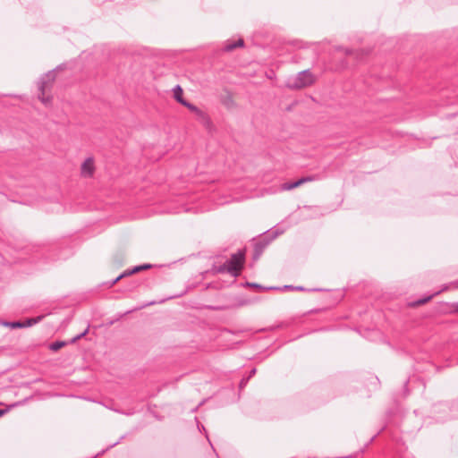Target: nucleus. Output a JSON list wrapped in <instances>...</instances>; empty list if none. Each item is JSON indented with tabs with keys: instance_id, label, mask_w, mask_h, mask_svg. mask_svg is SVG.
Returning a JSON list of instances; mask_svg holds the SVG:
<instances>
[{
	"instance_id": "nucleus-1",
	"label": "nucleus",
	"mask_w": 458,
	"mask_h": 458,
	"mask_svg": "<svg viewBox=\"0 0 458 458\" xmlns=\"http://www.w3.org/2000/svg\"><path fill=\"white\" fill-rule=\"evenodd\" d=\"M435 419L437 421H445L448 419L458 418V401L449 403H439L434 406Z\"/></svg>"
},
{
	"instance_id": "nucleus-2",
	"label": "nucleus",
	"mask_w": 458,
	"mask_h": 458,
	"mask_svg": "<svg viewBox=\"0 0 458 458\" xmlns=\"http://www.w3.org/2000/svg\"><path fill=\"white\" fill-rule=\"evenodd\" d=\"M315 77L310 70L298 72L295 76L288 78L286 87L291 89H300L312 85Z\"/></svg>"
},
{
	"instance_id": "nucleus-3",
	"label": "nucleus",
	"mask_w": 458,
	"mask_h": 458,
	"mask_svg": "<svg viewBox=\"0 0 458 458\" xmlns=\"http://www.w3.org/2000/svg\"><path fill=\"white\" fill-rule=\"evenodd\" d=\"M245 261V251L239 250L232 254L231 259L226 261L229 267V274L234 277L238 276L243 267Z\"/></svg>"
},
{
	"instance_id": "nucleus-4",
	"label": "nucleus",
	"mask_w": 458,
	"mask_h": 458,
	"mask_svg": "<svg viewBox=\"0 0 458 458\" xmlns=\"http://www.w3.org/2000/svg\"><path fill=\"white\" fill-rule=\"evenodd\" d=\"M281 233H283V231H268L267 235L262 240L255 243L252 257L253 260L257 261L262 255L267 246Z\"/></svg>"
},
{
	"instance_id": "nucleus-5",
	"label": "nucleus",
	"mask_w": 458,
	"mask_h": 458,
	"mask_svg": "<svg viewBox=\"0 0 458 458\" xmlns=\"http://www.w3.org/2000/svg\"><path fill=\"white\" fill-rule=\"evenodd\" d=\"M55 79V71H50L40 78L38 82V90L40 92L38 98L45 104L47 105L50 102L49 97H45L47 90L51 86L52 82Z\"/></svg>"
},
{
	"instance_id": "nucleus-6",
	"label": "nucleus",
	"mask_w": 458,
	"mask_h": 458,
	"mask_svg": "<svg viewBox=\"0 0 458 458\" xmlns=\"http://www.w3.org/2000/svg\"><path fill=\"white\" fill-rule=\"evenodd\" d=\"M314 180H316L315 176H305V177L300 178L299 180H297L293 182H284L282 184L281 188L284 191H291L297 187H300L301 185H302L306 182H312Z\"/></svg>"
},
{
	"instance_id": "nucleus-7",
	"label": "nucleus",
	"mask_w": 458,
	"mask_h": 458,
	"mask_svg": "<svg viewBox=\"0 0 458 458\" xmlns=\"http://www.w3.org/2000/svg\"><path fill=\"white\" fill-rule=\"evenodd\" d=\"M94 171V162L92 158H87L81 165V174L85 177L92 175Z\"/></svg>"
},
{
	"instance_id": "nucleus-8",
	"label": "nucleus",
	"mask_w": 458,
	"mask_h": 458,
	"mask_svg": "<svg viewBox=\"0 0 458 458\" xmlns=\"http://www.w3.org/2000/svg\"><path fill=\"white\" fill-rule=\"evenodd\" d=\"M243 45H244V41L242 38H239L237 40H233V41L228 40L224 47V50L225 52H231L237 47H243Z\"/></svg>"
},
{
	"instance_id": "nucleus-9",
	"label": "nucleus",
	"mask_w": 458,
	"mask_h": 458,
	"mask_svg": "<svg viewBox=\"0 0 458 458\" xmlns=\"http://www.w3.org/2000/svg\"><path fill=\"white\" fill-rule=\"evenodd\" d=\"M182 106L188 107L191 112H193L200 119H202V120L206 119V114L196 106L189 103L188 101H185V103H183Z\"/></svg>"
},
{
	"instance_id": "nucleus-10",
	"label": "nucleus",
	"mask_w": 458,
	"mask_h": 458,
	"mask_svg": "<svg viewBox=\"0 0 458 458\" xmlns=\"http://www.w3.org/2000/svg\"><path fill=\"white\" fill-rule=\"evenodd\" d=\"M174 98L182 105L185 103L186 100L182 98V89L180 85H176L174 88Z\"/></svg>"
},
{
	"instance_id": "nucleus-11",
	"label": "nucleus",
	"mask_w": 458,
	"mask_h": 458,
	"mask_svg": "<svg viewBox=\"0 0 458 458\" xmlns=\"http://www.w3.org/2000/svg\"><path fill=\"white\" fill-rule=\"evenodd\" d=\"M44 316H38L36 318H27L23 323V327H29L37 323L40 322L43 319Z\"/></svg>"
},
{
	"instance_id": "nucleus-12",
	"label": "nucleus",
	"mask_w": 458,
	"mask_h": 458,
	"mask_svg": "<svg viewBox=\"0 0 458 458\" xmlns=\"http://www.w3.org/2000/svg\"><path fill=\"white\" fill-rule=\"evenodd\" d=\"M3 325L13 329L23 328V323L21 321H5L3 322Z\"/></svg>"
},
{
	"instance_id": "nucleus-13",
	"label": "nucleus",
	"mask_w": 458,
	"mask_h": 458,
	"mask_svg": "<svg viewBox=\"0 0 458 458\" xmlns=\"http://www.w3.org/2000/svg\"><path fill=\"white\" fill-rule=\"evenodd\" d=\"M246 285L247 286H250V287H254V288H257L259 290H280L281 288L280 287H264L259 284H256V283H249L247 282L246 283Z\"/></svg>"
},
{
	"instance_id": "nucleus-14",
	"label": "nucleus",
	"mask_w": 458,
	"mask_h": 458,
	"mask_svg": "<svg viewBox=\"0 0 458 458\" xmlns=\"http://www.w3.org/2000/svg\"><path fill=\"white\" fill-rule=\"evenodd\" d=\"M438 293H439V292H437V293H435L434 294H431V295H429V296H428V297H426V298L419 299V300H417V301L413 303V305H415V306H419V305L425 304L426 302H428V301H430V300L433 298V296H435V295H437V294H438Z\"/></svg>"
},
{
	"instance_id": "nucleus-15",
	"label": "nucleus",
	"mask_w": 458,
	"mask_h": 458,
	"mask_svg": "<svg viewBox=\"0 0 458 458\" xmlns=\"http://www.w3.org/2000/svg\"><path fill=\"white\" fill-rule=\"evenodd\" d=\"M135 272H131V270H126L124 271L123 274H121L120 276H118L115 279L113 280L111 285H114L119 280H121L123 277L124 276H131L132 274H134Z\"/></svg>"
},
{
	"instance_id": "nucleus-16",
	"label": "nucleus",
	"mask_w": 458,
	"mask_h": 458,
	"mask_svg": "<svg viewBox=\"0 0 458 458\" xmlns=\"http://www.w3.org/2000/svg\"><path fill=\"white\" fill-rule=\"evenodd\" d=\"M152 266L150 264H144V265H141V266H137V267H134L132 269H131V272H139V271H141V270H145V269H148V268H150Z\"/></svg>"
},
{
	"instance_id": "nucleus-17",
	"label": "nucleus",
	"mask_w": 458,
	"mask_h": 458,
	"mask_svg": "<svg viewBox=\"0 0 458 458\" xmlns=\"http://www.w3.org/2000/svg\"><path fill=\"white\" fill-rule=\"evenodd\" d=\"M217 272L218 273H225V272L229 273V267H228L227 263L225 262L223 265L219 266L217 267Z\"/></svg>"
},
{
	"instance_id": "nucleus-18",
	"label": "nucleus",
	"mask_w": 458,
	"mask_h": 458,
	"mask_svg": "<svg viewBox=\"0 0 458 458\" xmlns=\"http://www.w3.org/2000/svg\"><path fill=\"white\" fill-rule=\"evenodd\" d=\"M64 345V342H55L51 344V350L53 351H57L59 350L61 347H63Z\"/></svg>"
},
{
	"instance_id": "nucleus-19",
	"label": "nucleus",
	"mask_w": 458,
	"mask_h": 458,
	"mask_svg": "<svg viewBox=\"0 0 458 458\" xmlns=\"http://www.w3.org/2000/svg\"><path fill=\"white\" fill-rule=\"evenodd\" d=\"M249 380H250L249 377H243L239 384L240 389H243L246 386V385L248 384Z\"/></svg>"
},
{
	"instance_id": "nucleus-20",
	"label": "nucleus",
	"mask_w": 458,
	"mask_h": 458,
	"mask_svg": "<svg viewBox=\"0 0 458 458\" xmlns=\"http://www.w3.org/2000/svg\"><path fill=\"white\" fill-rule=\"evenodd\" d=\"M88 331H89V330H88V328H87V329H86V330H84L82 333H81L80 335H76L75 337H73L72 342L74 343V342L78 341L79 339L82 338L83 336H85V335H86V334L88 333Z\"/></svg>"
},
{
	"instance_id": "nucleus-21",
	"label": "nucleus",
	"mask_w": 458,
	"mask_h": 458,
	"mask_svg": "<svg viewBox=\"0 0 458 458\" xmlns=\"http://www.w3.org/2000/svg\"><path fill=\"white\" fill-rule=\"evenodd\" d=\"M344 53H345L346 55H355L357 57H359V55H360L359 52H354L352 49H348V48H346L344 50Z\"/></svg>"
},
{
	"instance_id": "nucleus-22",
	"label": "nucleus",
	"mask_w": 458,
	"mask_h": 458,
	"mask_svg": "<svg viewBox=\"0 0 458 458\" xmlns=\"http://www.w3.org/2000/svg\"><path fill=\"white\" fill-rule=\"evenodd\" d=\"M256 372H257V369H256L255 368H254V369H252L250 371V374H249V376H248L247 377H249V379H250V377H252L256 374Z\"/></svg>"
},
{
	"instance_id": "nucleus-23",
	"label": "nucleus",
	"mask_w": 458,
	"mask_h": 458,
	"mask_svg": "<svg viewBox=\"0 0 458 458\" xmlns=\"http://www.w3.org/2000/svg\"><path fill=\"white\" fill-rule=\"evenodd\" d=\"M152 304H154V302H149V303L144 304V305H142V306H140L139 308L134 309V310L143 309V308H145L147 306H149V305H152Z\"/></svg>"
},
{
	"instance_id": "nucleus-24",
	"label": "nucleus",
	"mask_w": 458,
	"mask_h": 458,
	"mask_svg": "<svg viewBox=\"0 0 458 458\" xmlns=\"http://www.w3.org/2000/svg\"><path fill=\"white\" fill-rule=\"evenodd\" d=\"M454 311H458V302H455L452 305Z\"/></svg>"
},
{
	"instance_id": "nucleus-25",
	"label": "nucleus",
	"mask_w": 458,
	"mask_h": 458,
	"mask_svg": "<svg viewBox=\"0 0 458 458\" xmlns=\"http://www.w3.org/2000/svg\"><path fill=\"white\" fill-rule=\"evenodd\" d=\"M294 290H296V291H305V288L302 287V286H296V287H294Z\"/></svg>"
},
{
	"instance_id": "nucleus-26",
	"label": "nucleus",
	"mask_w": 458,
	"mask_h": 458,
	"mask_svg": "<svg viewBox=\"0 0 458 458\" xmlns=\"http://www.w3.org/2000/svg\"><path fill=\"white\" fill-rule=\"evenodd\" d=\"M284 289L294 290V287L293 285H284Z\"/></svg>"
},
{
	"instance_id": "nucleus-27",
	"label": "nucleus",
	"mask_w": 458,
	"mask_h": 458,
	"mask_svg": "<svg viewBox=\"0 0 458 458\" xmlns=\"http://www.w3.org/2000/svg\"><path fill=\"white\" fill-rule=\"evenodd\" d=\"M118 444H119V441H117V442H115V443H114V444L110 445L107 447V449H110V448H112V447L115 446V445H118Z\"/></svg>"
},
{
	"instance_id": "nucleus-28",
	"label": "nucleus",
	"mask_w": 458,
	"mask_h": 458,
	"mask_svg": "<svg viewBox=\"0 0 458 458\" xmlns=\"http://www.w3.org/2000/svg\"><path fill=\"white\" fill-rule=\"evenodd\" d=\"M5 413V410H0V417H2Z\"/></svg>"
}]
</instances>
